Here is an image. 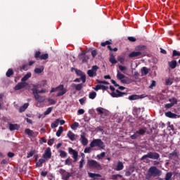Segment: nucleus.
I'll return each instance as SVG.
<instances>
[{"label":"nucleus","mask_w":180,"mask_h":180,"mask_svg":"<svg viewBox=\"0 0 180 180\" xmlns=\"http://www.w3.org/2000/svg\"><path fill=\"white\" fill-rule=\"evenodd\" d=\"M162 174V172L158 169L157 167L152 166L148 169L146 179L148 180H150L151 179L152 176H160Z\"/></svg>","instance_id":"f257e3e1"},{"label":"nucleus","mask_w":180,"mask_h":180,"mask_svg":"<svg viewBox=\"0 0 180 180\" xmlns=\"http://www.w3.org/2000/svg\"><path fill=\"white\" fill-rule=\"evenodd\" d=\"M91 148H94V147H98L101 150H105V143L102 141V139H94L90 143Z\"/></svg>","instance_id":"f03ea898"},{"label":"nucleus","mask_w":180,"mask_h":180,"mask_svg":"<svg viewBox=\"0 0 180 180\" xmlns=\"http://www.w3.org/2000/svg\"><path fill=\"white\" fill-rule=\"evenodd\" d=\"M147 158H150V160H160V155L157 152H149L146 155H144L141 158V161H144V160H147Z\"/></svg>","instance_id":"7ed1b4c3"},{"label":"nucleus","mask_w":180,"mask_h":180,"mask_svg":"<svg viewBox=\"0 0 180 180\" xmlns=\"http://www.w3.org/2000/svg\"><path fill=\"white\" fill-rule=\"evenodd\" d=\"M110 89L112 91L110 94L112 98H122V96H124V95H127L126 92H122L118 89L116 90L113 86H110Z\"/></svg>","instance_id":"20e7f679"},{"label":"nucleus","mask_w":180,"mask_h":180,"mask_svg":"<svg viewBox=\"0 0 180 180\" xmlns=\"http://www.w3.org/2000/svg\"><path fill=\"white\" fill-rule=\"evenodd\" d=\"M146 46H138L139 51H133L129 54V58H134L136 57H140L143 56V50H146Z\"/></svg>","instance_id":"39448f33"},{"label":"nucleus","mask_w":180,"mask_h":180,"mask_svg":"<svg viewBox=\"0 0 180 180\" xmlns=\"http://www.w3.org/2000/svg\"><path fill=\"white\" fill-rule=\"evenodd\" d=\"M37 89H39V85H34L33 88L31 89L35 100L37 101V102H44V98L37 94Z\"/></svg>","instance_id":"423d86ee"},{"label":"nucleus","mask_w":180,"mask_h":180,"mask_svg":"<svg viewBox=\"0 0 180 180\" xmlns=\"http://www.w3.org/2000/svg\"><path fill=\"white\" fill-rule=\"evenodd\" d=\"M88 164L90 168H94V169H102V166H101V164L98 163V162L96 160H89Z\"/></svg>","instance_id":"0eeeda50"},{"label":"nucleus","mask_w":180,"mask_h":180,"mask_svg":"<svg viewBox=\"0 0 180 180\" xmlns=\"http://www.w3.org/2000/svg\"><path fill=\"white\" fill-rule=\"evenodd\" d=\"M59 174L62 176V179L63 180H68L71 176L72 174L65 171L64 169H60L58 171Z\"/></svg>","instance_id":"6e6552de"},{"label":"nucleus","mask_w":180,"mask_h":180,"mask_svg":"<svg viewBox=\"0 0 180 180\" xmlns=\"http://www.w3.org/2000/svg\"><path fill=\"white\" fill-rule=\"evenodd\" d=\"M117 79H119V81H120V82H122V84H129L130 83L127 81V79H124V78L128 79L129 77H126V75L122 74L119 70H117Z\"/></svg>","instance_id":"1a4fd4ad"},{"label":"nucleus","mask_w":180,"mask_h":180,"mask_svg":"<svg viewBox=\"0 0 180 180\" xmlns=\"http://www.w3.org/2000/svg\"><path fill=\"white\" fill-rule=\"evenodd\" d=\"M98 70H99V67H98L97 65H94L92 66L91 70H89L87 71V75H89V77H90V78H93V77H96V71H98Z\"/></svg>","instance_id":"9d476101"},{"label":"nucleus","mask_w":180,"mask_h":180,"mask_svg":"<svg viewBox=\"0 0 180 180\" xmlns=\"http://www.w3.org/2000/svg\"><path fill=\"white\" fill-rule=\"evenodd\" d=\"M56 91H58L57 96H63L67 94V89L64 88V84H60L59 86H56Z\"/></svg>","instance_id":"9b49d317"},{"label":"nucleus","mask_w":180,"mask_h":180,"mask_svg":"<svg viewBox=\"0 0 180 180\" xmlns=\"http://www.w3.org/2000/svg\"><path fill=\"white\" fill-rule=\"evenodd\" d=\"M68 153L72 155L73 162L78 161V151L74 150L72 148H68Z\"/></svg>","instance_id":"f8f14e48"},{"label":"nucleus","mask_w":180,"mask_h":180,"mask_svg":"<svg viewBox=\"0 0 180 180\" xmlns=\"http://www.w3.org/2000/svg\"><path fill=\"white\" fill-rule=\"evenodd\" d=\"M75 73L78 77H80L83 84L86 82V75L85 73L78 69H75Z\"/></svg>","instance_id":"ddd939ff"},{"label":"nucleus","mask_w":180,"mask_h":180,"mask_svg":"<svg viewBox=\"0 0 180 180\" xmlns=\"http://www.w3.org/2000/svg\"><path fill=\"white\" fill-rule=\"evenodd\" d=\"M28 84L26 82H21L18 83L15 87V91H19L20 89H23V88H26Z\"/></svg>","instance_id":"4468645a"},{"label":"nucleus","mask_w":180,"mask_h":180,"mask_svg":"<svg viewBox=\"0 0 180 180\" xmlns=\"http://www.w3.org/2000/svg\"><path fill=\"white\" fill-rule=\"evenodd\" d=\"M43 158L45 160L51 158V148H47L45 150L44 154L43 155Z\"/></svg>","instance_id":"2eb2a0df"},{"label":"nucleus","mask_w":180,"mask_h":180,"mask_svg":"<svg viewBox=\"0 0 180 180\" xmlns=\"http://www.w3.org/2000/svg\"><path fill=\"white\" fill-rule=\"evenodd\" d=\"M80 140L82 146H87L88 144V139L85 137V132H82L80 136Z\"/></svg>","instance_id":"dca6fc26"},{"label":"nucleus","mask_w":180,"mask_h":180,"mask_svg":"<svg viewBox=\"0 0 180 180\" xmlns=\"http://www.w3.org/2000/svg\"><path fill=\"white\" fill-rule=\"evenodd\" d=\"M71 86L75 88L76 91H81L84 88V84L82 83L78 84L73 83Z\"/></svg>","instance_id":"f3484780"},{"label":"nucleus","mask_w":180,"mask_h":180,"mask_svg":"<svg viewBox=\"0 0 180 180\" xmlns=\"http://www.w3.org/2000/svg\"><path fill=\"white\" fill-rule=\"evenodd\" d=\"M168 65L172 70H175L176 68V66L178 65V63L176 60H172L168 62Z\"/></svg>","instance_id":"a211bd4d"},{"label":"nucleus","mask_w":180,"mask_h":180,"mask_svg":"<svg viewBox=\"0 0 180 180\" xmlns=\"http://www.w3.org/2000/svg\"><path fill=\"white\" fill-rule=\"evenodd\" d=\"M124 168V165H123V162L118 161L116 167L115 168V171H122Z\"/></svg>","instance_id":"6ab92c4d"},{"label":"nucleus","mask_w":180,"mask_h":180,"mask_svg":"<svg viewBox=\"0 0 180 180\" xmlns=\"http://www.w3.org/2000/svg\"><path fill=\"white\" fill-rule=\"evenodd\" d=\"M166 117H169V119H175L176 117V114L173 113L171 111H168L167 112L165 113Z\"/></svg>","instance_id":"aec40b11"},{"label":"nucleus","mask_w":180,"mask_h":180,"mask_svg":"<svg viewBox=\"0 0 180 180\" xmlns=\"http://www.w3.org/2000/svg\"><path fill=\"white\" fill-rule=\"evenodd\" d=\"M9 130L13 131V130H19V125L18 124H9Z\"/></svg>","instance_id":"412c9836"},{"label":"nucleus","mask_w":180,"mask_h":180,"mask_svg":"<svg viewBox=\"0 0 180 180\" xmlns=\"http://www.w3.org/2000/svg\"><path fill=\"white\" fill-rule=\"evenodd\" d=\"M109 61L111 64H117V60L115 58V55L112 53H110Z\"/></svg>","instance_id":"4be33fe9"},{"label":"nucleus","mask_w":180,"mask_h":180,"mask_svg":"<svg viewBox=\"0 0 180 180\" xmlns=\"http://www.w3.org/2000/svg\"><path fill=\"white\" fill-rule=\"evenodd\" d=\"M67 136H68V139H70V140H71V141H75V135L74 134V133L72 131H68Z\"/></svg>","instance_id":"5701e85b"},{"label":"nucleus","mask_w":180,"mask_h":180,"mask_svg":"<svg viewBox=\"0 0 180 180\" xmlns=\"http://www.w3.org/2000/svg\"><path fill=\"white\" fill-rule=\"evenodd\" d=\"M146 132L147 128L146 127L139 129V130L136 131V133H138L139 136H144V134H146Z\"/></svg>","instance_id":"b1692460"},{"label":"nucleus","mask_w":180,"mask_h":180,"mask_svg":"<svg viewBox=\"0 0 180 180\" xmlns=\"http://www.w3.org/2000/svg\"><path fill=\"white\" fill-rule=\"evenodd\" d=\"M150 70L147 68L146 67H143L141 70V76L143 77V75H147L148 74Z\"/></svg>","instance_id":"393cba45"},{"label":"nucleus","mask_w":180,"mask_h":180,"mask_svg":"<svg viewBox=\"0 0 180 180\" xmlns=\"http://www.w3.org/2000/svg\"><path fill=\"white\" fill-rule=\"evenodd\" d=\"M29 108V103H25L22 106L20 107L19 112L20 113H23L26 109Z\"/></svg>","instance_id":"a878e982"},{"label":"nucleus","mask_w":180,"mask_h":180,"mask_svg":"<svg viewBox=\"0 0 180 180\" xmlns=\"http://www.w3.org/2000/svg\"><path fill=\"white\" fill-rule=\"evenodd\" d=\"M46 162V160L44 159H39V161L36 163V167L40 168V167H43V164Z\"/></svg>","instance_id":"bb28decb"},{"label":"nucleus","mask_w":180,"mask_h":180,"mask_svg":"<svg viewBox=\"0 0 180 180\" xmlns=\"http://www.w3.org/2000/svg\"><path fill=\"white\" fill-rule=\"evenodd\" d=\"M60 123V119H56L51 124V127L52 129H56V127H58V124Z\"/></svg>","instance_id":"cd10ccee"},{"label":"nucleus","mask_w":180,"mask_h":180,"mask_svg":"<svg viewBox=\"0 0 180 180\" xmlns=\"http://www.w3.org/2000/svg\"><path fill=\"white\" fill-rule=\"evenodd\" d=\"M44 71V67L41 66L39 68H37L34 69V72L35 74H41Z\"/></svg>","instance_id":"c85d7f7f"},{"label":"nucleus","mask_w":180,"mask_h":180,"mask_svg":"<svg viewBox=\"0 0 180 180\" xmlns=\"http://www.w3.org/2000/svg\"><path fill=\"white\" fill-rule=\"evenodd\" d=\"M31 77H32V73H30V72L27 73V74L21 79L22 82H25V81H27V79H28L29 78H30Z\"/></svg>","instance_id":"c756f323"},{"label":"nucleus","mask_w":180,"mask_h":180,"mask_svg":"<svg viewBox=\"0 0 180 180\" xmlns=\"http://www.w3.org/2000/svg\"><path fill=\"white\" fill-rule=\"evenodd\" d=\"M169 102H170V103H172V105L174 106V105L178 104V99H176L175 97H172V98L169 99Z\"/></svg>","instance_id":"7c9ffc66"},{"label":"nucleus","mask_w":180,"mask_h":180,"mask_svg":"<svg viewBox=\"0 0 180 180\" xmlns=\"http://www.w3.org/2000/svg\"><path fill=\"white\" fill-rule=\"evenodd\" d=\"M12 75H13V70L10 68L7 70V72L6 73V76L7 77V78H9V77H12Z\"/></svg>","instance_id":"2f4dec72"},{"label":"nucleus","mask_w":180,"mask_h":180,"mask_svg":"<svg viewBox=\"0 0 180 180\" xmlns=\"http://www.w3.org/2000/svg\"><path fill=\"white\" fill-rule=\"evenodd\" d=\"M64 131V128L63 127H60L58 130L56 131V136L57 137H60L61 136V134Z\"/></svg>","instance_id":"473e14b6"},{"label":"nucleus","mask_w":180,"mask_h":180,"mask_svg":"<svg viewBox=\"0 0 180 180\" xmlns=\"http://www.w3.org/2000/svg\"><path fill=\"white\" fill-rule=\"evenodd\" d=\"M109 44H112V39H110L108 41H105V42H102L101 44V46L102 47H105V46H109Z\"/></svg>","instance_id":"72a5a7b5"},{"label":"nucleus","mask_w":180,"mask_h":180,"mask_svg":"<svg viewBox=\"0 0 180 180\" xmlns=\"http://www.w3.org/2000/svg\"><path fill=\"white\" fill-rule=\"evenodd\" d=\"M89 99H95L96 98V92L92 91L89 94Z\"/></svg>","instance_id":"f704fd0d"},{"label":"nucleus","mask_w":180,"mask_h":180,"mask_svg":"<svg viewBox=\"0 0 180 180\" xmlns=\"http://www.w3.org/2000/svg\"><path fill=\"white\" fill-rule=\"evenodd\" d=\"M26 134H27V136H33L34 133L33 130L30 129H25V130Z\"/></svg>","instance_id":"c9c22d12"},{"label":"nucleus","mask_w":180,"mask_h":180,"mask_svg":"<svg viewBox=\"0 0 180 180\" xmlns=\"http://www.w3.org/2000/svg\"><path fill=\"white\" fill-rule=\"evenodd\" d=\"M53 111V107H49L47 108V110L44 112V115L45 116H47V115H50L51 112Z\"/></svg>","instance_id":"e433bc0d"},{"label":"nucleus","mask_w":180,"mask_h":180,"mask_svg":"<svg viewBox=\"0 0 180 180\" xmlns=\"http://www.w3.org/2000/svg\"><path fill=\"white\" fill-rule=\"evenodd\" d=\"M117 178H123V176L121 174H112L111 176V179L117 180Z\"/></svg>","instance_id":"4c0bfd02"},{"label":"nucleus","mask_w":180,"mask_h":180,"mask_svg":"<svg viewBox=\"0 0 180 180\" xmlns=\"http://www.w3.org/2000/svg\"><path fill=\"white\" fill-rule=\"evenodd\" d=\"M77 127H79V123L75 122L71 125V129L72 130H75V129H77Z\"/></svg>","instance_id":"58836bf2"},{"label":"nucleus","mask_w":180,"mask_h":180,"mask_svg":"<svg viewBox=\"0 0 180 180\" xmlns=\"http://www.w3.org/2000/svg\"><path fill=\"white\" fill-rule=\"evenodd\" d=\"M72 164V159L68 158L65 161V165H71Z\"/></svg>","instance_id":"ea45409f"},{"label":"nucleus","mask_w":180,"mask_h":180,"mask_svg":"<svg viewBox=\"0 0 180 180\" xmlns=\"http://www.w3.org/2000/svg\"><path fill=\"white\" fill-rule=\"evenodd\" d=\"M60 157L61 158H65V157H67V152L64 151V150H60Z\"/></svg>","instance_id":"a19ab883"},{"label":"nucleus","mask_w":180,"mask_h":180,"mask_svg":"<svg viewBox=\"0 0 180 180\" xmlns=\"http://www.w3.org/2000/svg\"><path fill=\"white\" fill-rule=\"evenodd\" d=\"M49 58V53H44L41 55L39 60H47Z\"/></svg>","instance_id":"79ce46f5"},{"label":"nucleus","mask_w":180,"mask_h":180,"mask_svg":"<svg viewBox=\"0 0 180 180\" xmlns=\"http://www.w3.org/2000/svg\"><path fill=\"white\" fill-rule=\"evenodd\" d=\"M140 136V135H139L137 131L131 136V140H136V139H138Z\"/></svg>","instance_id":"37998d69"},{"label":"nucleus","mask_w":180,"mask_h":180,"mask_svg":"<svg viewBox=\"0 0 180 180\" xmlns=\"http://www.w3.org/2000/svg\"><path fill=\"white\" fill-rule=\"evenodd\" d=\"M180 57V52L176 50H174L172 52V57Z\"/></svg>","instance_id":"c03bdc74"},{"label":"nucleus","mask_w":180,"mask_h":180,"mask_svg":"<svg viewBox=\"0 0 180 180\" xmlns=\"http://www.w3.org/2000/svg\"><path fill=\"white\" fill-rule=\"evenodd\" d=\"M41 56V52H40L39 51H35V54H34V57L35 58H39L40 59V57Z\"/></svg>","instance_id":"a18cd8bd"},{"label":"nucleus","mask_w":180,"mask_h":180,"mask_svg":"<svg viewBox=\"0 0 180 180\" xmlns=\"http://www.w3.org/2000/svg\"><path fill=\"white\" fill-rule=\"evenodd\" d=\"M85 162V160L84 159V158H82L81 159V160L79 161V168H84V163Z\"/></svg>","instance_id":"49530a36"},{"label":"nucleus","mask_w":180,"mask_h":180,"mask_svg":"<svg viewBox=\"0 0 180 180\" xmlns=\"http://www.w3.org/2000/svg\"><path fill=\"white\" fill-rule=\"evenodd\" d=\"M91 150H92V148H91V146L90 147H86V148H84V153L85 154H88V153H91Z\"/></svg>","instance_id":"de8ad7c7"},{"label":"nucleus","mask_w":180,"mask_h":180,"mask_svg":"<svg viewBox=\"0 0 180 180\" xmlns=\"http://www.w3.org/2000/svg\"><path fill=\"white\" fill-rule=\"evenodd\" d=\"M119 70L122 72H124V71H126V70H127V68H126V66L119 65Z\"/></svg>","instance_id":"09e8293b"},{"label":"nucleus","mask_w":180,"mask_h":180,"mask_svg":"<svg viewBox=\"0 0 180 180\" xmlns=\"http://www.w3.org/2000/svg\"><path fill=\"white\" fill-rule=\"evenodd\" d=\"M105 155H106V153L102 152L100 155H97V158H98V160H101V158H103Z\"/></svg>","instance_id":"8fccbe9b"},{"label":"nucleus","mask_w":180,"mask_h":180,"mask_svg":"<svg viewBox=\"0 0 180 180\" xmlns=\"http://www.w3.org/2000/svg\"><path fill=\"white\" fill-rule=\"evenodd\" d=\"M103 108H98L96 109V111L98 112L99 115H101L102 116V115H103Z\"/></svg>","instance_id":"3c124183"},{"label":"nucleus","mask_w":180,"mask_h":180,"mask_svg":"<svg viewBox=\"0 0 180 180\" xmlns=\"http://www.w3.org/2000/svg\"><path fill=\"white\" fill-rule=\"evenodd\" d=\"M34 150H31L29 153H27V158H30V157H33L34 155Z\"/></svg>","instance_id":"603ef678"},{"label":"nucleus","mask_w":180,"mask_h":180,"mask_svg":"<svg viewBox=\"0 0 180 180\" xmlns=\"http://www.w3.org/2000/svg\"><path fill=\"white\" fill-rule=\"evenodd\" d=\"M129 101H136L137 99V96L136 95H131L129 96Z\"/></svg>","instance_id":"864d4df0"},{"label":"nucleus","mask_w":180,"mask_h":180,"mask_svg":"<svg viewBox=\"0 0 180 180\" xmlns=\"http://www.w3.org/2000/svg\"><path fill=\"white\" fill-rule=\"evenodd\" d=\"M169 158H171V157H178V153L176 151H174L169 153Z\"/></svg>","instance_id":"5fc2aeb1"},{"label":"nucleus","mask_w":180,"mask_h":180,"mask_svg":"<svg viewBox=\"0 0 180 180\" xmlns=\"http://www.w3.org/2000/svg\"><path fill=\"white\" fill-rule=\"evenodd\" d=\"M86 101V97H84L82 98H80L79 100V102L81 105H84V103H85V101Z\"/></svg>","instance_id":"6e6d98bb"},{"label":"nucleus","mask_w":180,"mask_h":180,"mask_svg":"<svg viewBox=\"0 0 180 180\" xmlns=\"http://www.w3.org/2000/svg\"><path fill=\"white\" fill-rule=\"evenodd\" d=\"M174 105L170 103H167L165 105V109H171Z\"/></svg>","instance_id":"4d7b16f0"},{"label":"nucleus","mask_w":180,"mask_h":180,"mask_svg":"<svg viewBox=\"0 0 180 180\" xmlns=\"http://www.w3.org/2000/svg\"><path fill=\"white\" fill-rule=\"evenodd\" d=\"M48 102L50 103V105H56V101L53 98H49Z\"/></svg>","instance_id":"13d9d810"},{"label":"nucleus","mask_w":180,"mask_h":180,"mask_svg":"<svg viewBox=\"0 0 180 180\" xmlns=\"http://www.w3.org/2000/svg\"><path fill=\"white\" fill-rule=\"evenodd\" d=\"M155 84H157L155 80H153L151 84L149 86L150 89H153L155 86Z\"/></svg>","instance_id":"bf43d9fd"},{"label":"nucleus","mask_w":180,"mask_h":180,"mask_svg":"<svg viewBox=\"0 0 180 180\" xmlns=\"http://www.w3.org/2000/svg\"><path fill=\"white\" fill-rule=\"evenodd\" d=\"M97 54H98V52L96 51V50H93L91 51V56H92L93 58H95V57H96Z\"/></svg>","instance_id":"052dcab7"},{"label":"nucleus","mask_w":180,"mask_h":180,"mask_svg":"<svg viewBox=\"0 0 180 180\" xmlns=\"http://www.w3.org/2000/svg\"><path fill=\"white\" fill-rule=\"evenodd\" d=\"M52 144H54V138L48 141V146H51Z\"/></svg>","instance_id":"680f3d73"},{"label":"nucleus","mask_w":180,"mask_h":180,"mask_svg":"<svg viewBox=\"0 0 180 180\" xmlns=\"http://www.w3.org/2000/svg\"><path fill=\"white\" fill-rule=\"evenodd\" d=\"M102 84H98L96 86V87L94 88L95 91H99V89H102Z\"/></svg>","instance_id":"e2e57ef3"},{"label":"nucleus","mask_w":180,"mask_h":180,"mask_svg":"<svg viewBox=\"0 0 180 180\" xmlns=\"http://www.w3.org/2000/svg\"><path fill=\"white\" fill-rule=\"evenodd\" d=\"M78 115H84L85 113V110L84 109H79L77 111Z\"/></svg>","instance_id":"0e129e2a"},{"label":"nucleus","mask_w":180,"mask_h":180,"mask_svg":"<svg viewBox=\"0 0 180 180\" xmlns=\"http://www.w3.org/2000/svg\"><path fill=\"white\" fill-rule=\"evenodd\" d=\"M98 84H105V85H109V82L106 81H101V80H97Z\"/></svg>","instance_id":"69168bd1"},{"label":"nucleus","mask_w":180,"mask_h":180,"mask_svg":"<svg viewBox=\"0 0 180 180\" xmlns=\"http://www.w3.org/2000/svg\"><path fill=\"white\" fill-rule=\"evenodd\" d=\"M8 157L9 158H12L13 157H15V153H11V152H8V154H7Z\"/></svg>","instance_id":"338daca9"},{"label":"nucleus","mask_w":180,"mask_h":180,"mask_svg":"<svg viewBox=\"0 0 180 180\" xmlns=\"http://www.w3.org/2000/svg\"><path fill=\"white\" fill-rule=\"evenodd\" d=\"M128 40H129V41H132V42H134V41H136V38H134V37H128Z\"/></svg>","instance_id":"774afa93"}]
</instances>
